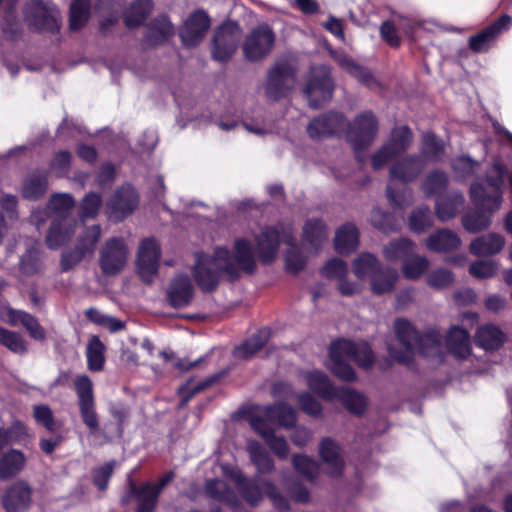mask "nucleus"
Returning <instances> with one entry per match:
<instances>
[{"label":"nucleus","mask_w":512,"mask_h":512,"mask_svg":"<svg viewBox=\"0 0 512 512\" xmlns=\"http://www.w3.org/2000/svg\"><path fill=\"white\" fill-rule=\"evenodd\" d=\"M167 297L175 308L187 306L193 298V286L187 275L176 276L169 285Z\"/></svg>","instance_id":"a878e982"},{"label":"nucleus","mask_w":512,"mask_h":512,"mask_svg":"<svg viewBox=\"0 0 512 512\" xmlns=\"http://www.w3.org/2000/svg\"><path fill=\"white\" fill-rule=\"evenodd\" d=\"M161 256L160 246L153 238L145 239L138 249V269L141 277L150 282L158 272Z\"/></svg>","instance_id":"6ab92c4d"},{"label":"nucleus","mask_w":512,"mask_h":512,"mask_svg":"<svg viewBox=\"0 0 512 512\" xmlns=\"http://www.w3.org/2000/svg\"><path fill=\"white\" fill-rule=\"evenodd\" d=\"M425 167V161L417 155H410L397 160L390 167V179L407 183L414 181Z\"/></svg>","instance_id":"4be33fe9"},{"label":"nucleus","mask_w":512,"mask_h":512,"mask_svg":"<svg viewBox=\"0 0 512 512\" xmlns=\"http://www.w3.org/2000/svg\"><path fill=\"white\" fill-rule=\"evenodd\" d=\"M448 184V176L445 172L435 170L429 173L422 181V191L427 196L440 193Z\"/></svg>","instance_id":"603ef678"},{"label":"nucleus","mask_w":512,"mask_h":512,"mask_svg":"<svg viewBox=\"0 0 512 512\" xmlns=\"http://www.w3.org/2000/svg\"><path fill=\"white\" fill-rule=\"evenodd\" d=\"M505 341V334L494 324L480 326L475 334V343L486 351L499 349Z\"/></svg>","instance_id":"c85d7f7f"},{"label":"nucleus","mask_w":512,"mask_h":512,"mask_svg":"<svg viewBox=\"0 0 512 512\" xmlns=\"http://www.w3.org/2000/svg\"><path fill=\"white\" fill-rule=\"evenodd\" d=\"M334 58L343 69H345L348 73H350L365 85L372 87V85L375 83L371 73L366 68L356 64L348 56L339 54L335 55Z\"/></svg>","instance_id":"09e8293b"},{"label":"nucleus","mask_w":512,"mask_h":512,"mask_svg":"<svg viewBox=\"0 0 512 512\" xmlns=\"http://www.w3.org/2000/svg\"><path fill=\"white\" fill-rule=\"evenodd\" d=\"M130 491L138 504L137 512H152L156 506L158 495L160 494L152 483H145L137 486L130 484Z\"/></svg>","instance_id":"c9c22d12"},{"label":"nucleus","mask_w":512,"mask_h":512,"mask_svg":"<svg viewBox=\"0 0 512 512\" xmlns=\"http://www.w3.org/2000/svg\"><path fill=\"white\" fill-rule=\"evenodd\" d=\"M151 10L152 2L150 0H136L125 13V25L128 28H134L141 25Z\"/></svg>","instance_id":"a18cd8bd"},{"label":"nucleus","mask_w":512,"mask_h":512,"mask_svg":"<svg viewBox=\"0 0 512 512\" xmlns=\"http://www.w3.org/2000/svg\"><path fill=\"white\" fill-rule=\"evenodd\" d=\"M276 35L268 24L252 29L244 39L242 49L247 60L255 62L266 58L273 50Z\"/></svg>","instance_id":"1a4fd4ad"},{"label":"nucleus","mask_w":512,"mask_h":512,"mask_svg":"<svg viewBox=\"0 0 512 512\" xmlns=\"http://www.w3.org/2000/svg\"><path fill=\"white\" fill-rule=\"evenodd\" d=\"M319 454L326 464L329 475L335 477L342 473L344 461L338 444L330 438L323 439L319 446Z\"/></svg>","instance_id":"bb28decb"},{"label":"nucleus","mask_w":512,"mask_h":512,"mask_svg":"<svg viewBox=\"0 0 512 512\" xmlns=\"http://www.w3.org/2000/svg\"><path fill=\"white\" fill-rule=\"evenodd\" d=\"M89 0H74L70 6V28L78 30L85 25L89 18Z\"/></svg>","instance_id":"5fc2aeb1"},{"label":"nucleus","mask_w":512,"mask_h":512,"mask_svg":"<svg viewBox=\"0 0 512 512\" xmlns=\"http://www.w3.org/2000/svg\"><path fill=\"white\" fill-rule=\"evenodd\" d=\"M105 346L98 336H92L86 349L87 364L91 371H100L103 368Z\"/></svg>","instance_id":"de8ad7c7"},{"label":"nucleus","mask_w":512,"mask_h":512,"mask_svg":"<svg viewBox=\"0 0 512 512\" xmlns=\"http://www.w3.org/2000/svg\"><path fill=\"white\" fill-rule=\"evenodd\" d=\"M486 182L487 187L477 182L470 187V198L474 205L482 211L471 212L463 217L462 224L471 233L488 228L491 224V214L501 207L504 184L503 166L495 163L487 172Z\"/></svg>","instance_id":"7ed1b4c3"},{"label":"nucleus","mask_w":512,"mask_h":512,"mask_svg":"<svg viewBox=\"0 0 512 512\" xmlns=\"http://www.w3.org/2000/svg\"><path fill=\"white\" fill-rule=\"evenodd\" d=\"M463 203L464 197L460 193H455L448 198H440L435 205L436 216L441 221H447L457 214Z\"/></svg>","instance_id":"79ce46f5"},{"label":"nucleus","mask_w":512,"mask_h":512,"mask_svg":"<svg viewBox=\"0 0 512 512\" xmlns=\"http://www.w3.org/2000/svg\"><path fill=\"white\" fill-rule=\"evenodd\" d=\"M371 224L384 232L396 231L400 227V221L396 220L391 214L383 212L379 208H375L370 216Z\"/></svg>","instance_id":"4d7b16f0"},{"label":"nucleus","mask_w":512,"mask_h":512,"mask_svg":"<svg viewBox=\"0 0 512 512\" xmlns=\"http://www.w3.org/2000/svg\"><path fill=\"white\" fill-rule=\"evenodd\" d=\"M76 221L72 218L53 219L46 244L51 249H57L67 243L75 233Z\"/></svg>","instance_id":"393cba45"},{"label":"nucleus","mask_w":512,"mask_h":512,"mask_svg":"<svg viewBox=\"0 0 512 512\" xmlns=\"http://www.w3.org/2000/svg\"><path fill=\"white\" fill-rule=\"evenodd\" d=\"M292 464L294 469L304 476L305 478L312 480L318 471L317 463L310 457L305 455H295L292 458Z\"/></svg>","instance_id":"052dcab7"},{"label":"nucleus","mask_w":512,"mask_h":512,"mask_svg":"<svg viewBox=\"0 0 512 512\" xmlns=\"http://www.w3.org/2000/svg\"><path fill=\"white\" fill-rule=\"evenodd\" d=\"M74 206V199L69 194H56L51 197L48 210L55 215L54 219L69 218L67 215Z\"/></svg>","instance_id":"864d4df0"},{"label":"nucleus","mask_w":512,"mask_h":512,"mask_svg":"<svg viewBox=\"0 0 512 512\" xmlns=\"http://www.w3.org/2000/svg\"><path fill=\"white\" fill-rule=\"evenodd\" d=\"M413 142V133L407 126H399L391 131L387 142L371 157L373 169L378 170L392 159L404 153Z\"/></svg>","instance_id":"6e6552de"},{"label":"nucleus","mask_w":512,"mask_h":512,"mask_svg":"<svg viewBox=\"0 0 512 512\" xmlns=\"http://www.w3.org/2000/svg\"><path fill=\"white\" fill-rule=\"evenodd\" d=\"M498 270V264L493 260H477L470 265V274L479 279L492 277Z\"/></svg>","instance_id":"338daca9"},{"label":"nucleus","mask_w":512,"mask_h":512,"mask_svg":"<svg viewBox=\"0 0 512 512\" xmlns=\"http://www.w3.org/2000/svg\"><path fill=\"white\" fill-rule=\"evenodd\" d=\"M102 204V199L100 195L96 193H89L87 194L84 199L82 200L81 206H80V218L82 220L88 219V218H95L99 212V209Z\"/></svg>","instance_id":"e2e57ef3"},{"label":"nucleus","mask_w":512,"mask_h":512,"mask_svg":"<svg viewBox=\"0 0 512 512\" xmlns=\"http://www.w3.org/2000/svg\"><path fill=\"white\" fill-rule=\"evenodd\" d=\"M433 218L430 209L426 206L413 210L409 217V227L415 233H421L432 226Z\"/></svg>","instance_id":"6e6d98bb"},{"label":"nucleus","mask_w":512,"mask_h":512,"mask_svg":"<svg viewBox=\"0 0 512 512\" xmlns=\"http://www.w3.org/2000/svg\"><path fill=\"white\" fill-rule=\"evenodd\" d=\"M268 338V330L262 329L258 331L255 335L234 349V356L239 359H244L254 355L265 345Z\"/></svg>","instance_id":"37998d69"},{"label":"nucleus","mask_w":512,"mask_h":512,"mask_svg":"<svg viewBox=\"0 0 512 512\" xmlns=\"http://www.w3.org/2000/svg\"><path fill=\"white\" fill-rule=\"evenodd\" d=\"M447 348L457 358L464 359L471 353L469 333L458 326L452 327L446 339Z\"/></svg>","instance_id":"2f4dec72"},{"label":"nucleus","mask_w":512,"mask_h":512,"mask_svg":"<svg viewBox=\"0 0 512 512\" xmlns=\"http://www.w3.org/2000/svg\"><path fill=\"white\" fill-rule=\"evenodd\" d=\"M26 15L30 23L39 30L59 29V11L55 5H46L41 0H31L27 4Z\"/></svg>","instance_id":"f3484780"},{"label":"nucleus","mask_w":512,"mask_h":512,"mask_svg":"<svg viewBox=\"0 0 512 512\" xmlns=\"http://www.w3.org/2000/svg\"><path fill=\"white\" fill-rule=\"evenodd\" d=\"M334 400H338L350 413L356 415L362 414L367 406L364 394L349 387L337 388Z\"/></svg>","instance_id":"4c0bfd02"},{"label":"nucleus","mask_w":512,"mask_h":512,"mask_svg":"<svg viewBox=\"0 0 512 512\" xmlns=\"http://www.w3.org/2000/svg\"><path fill=\"white\" fill-rule=\"evenodd\" d=\"M101 238V227L92 225L85 227L79 234L74 249L65 251L61 256V269L68 271L80 263L85 257L94 254L96 245Z\"/></svg>","instance_id":"9d476101"},{"label":"nucleus","mask_w":512,"mask_h":512,"mask_svg":"<svg viewBox=\"0 0 512 512\" xmlns=\"http://www.w3.org/2000/svg\"><path fill=\"white\" fill-rule=\"evenodd\" d=\"M0 344L14 353L24 354L27 351L23 338L16 332L0 327Z\"/></svg>","instance_id":"13d9d810"},{"label":"nucleus","mask_w":512,"mask_h":512,"mask_svg":"<svg viewBox=\"0 0 512 512\" xmlns=\"http://www.w3.org/2000/svg\"><path fill=\"white\" fill-rule=\"evenodd\" d=\"M31 503V489L22 481L14 483L3 497V506L7 512H23Z\"/></svg>","instance_id":"5701e85b"},{"label":"nucleus","mask_w":512,"mask_h":512,"mask_svg":"<svg viewBox=\"0 0 512 512\" xmlns=\"http://www.w3.org/2000/svg\"><path fill=\"white\" fill-rule=\"evenodd\" d=\"M454 281L452 272L447 269H436L428 274L426 282L428 286L434 289H444L449 287Z\"/></svg>","instance_id":"69168bd1"},{"label":"nucleus","mask_w":512,"mask_h":512,"mask_svg":"<svg viewBox=\"0 0 512 512\" xmlns=\"http://www.w3.org/2000/svg\"><path fill=\"white\" fill-rule=\"evenodd\" d=\"M394 330L404 350L397 351L391 346H388V350L390 356L399 363L409 364L416 352L430 357L440 351L441 342L438 333L432 332L420 336L414 326L405 319H397Z\"/></svg>","instance_id":"0eeeda50"},{"label":"nucleus","mask_w":512,"mask_h":512,"mask_svg":"<svg viewBox=\"0 0 512 512\" xmlns=\"http://www.w3.org/2000/svg\"><path fill=\"white\" fill-rule=\"evenodd\" d=\"M335 249L344 254L354 251L359 244V232L353 224L341 226L335 233Z\"/></svg>","instance_id":"ea45409f"},{"label":"nucleus","mask_w":512,"mask_h":512,"mask_svg":"<svg viewBox=\"0 0 512 512\" xmlns=\"http://www.w3.org/2000/svg\"><path fill=\"white\" fill-rule=\"evenodd\" d=\"M429 265L426 257L411 254L402 263V274L408 280H417L427 271Z\"/></svg>","instance_id":"c03bdc74"},{"label":"nucleus","mask_w":512,"mask_h":512,"mask_svg":"<svg viewBox=\"0 0 512 512\" xmlns=\"http://www.w3.org/2000/svg\"><path fill=\"white\" fill-rule=\"evenodd\" d=\"M398 279L399 275L395 269L381 267L370 279V289L378 296L391 293Z\"/></svg>","instance_id":"72a5a7b5"},{"label":"nucleus","mask_w":512,"mask_h":512,"mask_svg":"<svg viewBox=\"0 0 512 512\" xmlns=\"http://www.w3.org/2000/svg\"><path fill=\"white\" fill-rule=\"evenodd\" d=\"M240 37L241 29L237 23L228 21L221 25L213 39V59L227 61L235 53Z\"/></svg>","instance_id":"dca6fc26"},{"label":"nucleus","mask_w":512,"mask_h":512,"mask_svg":"<svg viewBox=\"0 0 512 512\" xmlns=\"http://www.w3.org/2000/svg\"><path fill=\"white\" fill-rule=\"evenodd\" d=\"M426 245L431 251L443 253L457 249L461 245V240L453 231L440 229L427 238Z\"/></svg>","instance_id":"c756f323"},{"label":"nucleus","mask_w":512,"mask_h":512,"mask_svg":"<svg viewBox=\"0 0 512 512\" xmlns=\"http://www.w3.org/2000/svg\"><path fill=\"white\" fill-rule=\"evenodd\" d=\"M174 33L173 26L166 16L155 19L149 28L147 42L155 45Z\"/></svg>","instance_id":"8fccbe9b"},{"label":"nucleus","mask_w":512,"mask_h":512,"mask_svg":"<svg viewBox=\"0 0 512 512\" xmlns=\"http://www.w3.org/2000/svg\"><path fill=\"white\" fill-rule=\"evenodd\" d=\"M505 245L504 238L496 233H489L476 238L470 244V252L476 256L497 254Z\"/></svg>","instance_id":"473e14b6"},{"label":"nucleus","mask_w":512,"mask_h":512,"mask_svg":"<svg viewBox=\"0 0 512 512\" xmlns=\"http://www.w3.org/2000/svg\"><path fill=\"white\" fill-rule=\"evenodd\" d=\"M479 165V162L472 160L468 156H460L453 160L452 169L458 178L465 179L476 172Z\"/></svg>","instance_id":"680f3d73"},{"label":"nucleus","mask_w":512,"mask_h":512,"mask_svg":"<svg viewBox=\"0 0 512 512\" xmlns=\"http://www.w3.org/2000/svg\"><path fill=\"white\" fill-rule=\"evenodd\" d=\"M512 18L505 14L488 27L469 38V48L476 53H485L493 46L498 36L510 29Z\"/></svg>","instance_id":"a211bd4d"},{"label":"nucleus","mask_w":512,"mask_h":512,"mask_svg":"<svg viewBox=\"0 0 512 512\" xmlns=\"http://www.w3.org/2000/svg\"><path fill=\"white\" fill-rule=\"evenodd\" d=\"M353 360L359 367L369 368L374 362V355L364 341L339 339L329 348V370L343 381H353L356 374L348 361Z\"/></svg>","instance_id":"423d86ee"},{"label":"nucleus","mask_w":512,"mask_h":512,"mask_svg":"<svg viewBox=\"0 0 512 512\" xmlns=\"http://www.w3.org/2000/svg\"><path fill=\"white\" fill-rule=\"evenodd\" d=\"M26 457L17 449H10L0 457V479H9L25 467Z\"/></svg>","instance_id":"e433bc0d"},{"label":"nucleus","mask_w":512,"mask_h":512,"mask_svg":"<svg viewBox=\"0 0 512 512\" xmlns=\"http://www.w3.org/2000/svg\"><path fill=\"white\" fill-rule=\"evenodd\" d=\"M206 492L213 498L227 502L229 504L233 503L234 493L231 491L226 483L222 480H209L206 483Z\"/></svg>","instance_id":"bf43d9fd"},{"label":"nucleus","mask_w":512,"mask_h":512,"mask_svg":"<svg viewBox=\"0 0 512 512\" xmlns=\"http://www.w3.org/2000/svg\"><path fill=\"white\" fill-rule=\"evenodd\" d=\"M74 387L78 398L81 418L84 424L91 430L99 428V420L96 412V404L93 393V384L86 375H78L74 380Z\"/></svg>","instance_id":"2eb2a0df"},{"label":"nucleus","mask_w":512,"mask_h":512,"mask_svg":"<svg viewBox=\"0 0 512 512\" xmlns=\"http://www.w3.org/2000/svg\"><path fill=\"white\" fill-rule=\"evenodd\" d=\"M327 239V228L321 220L313 219L306 222L303 228V245H309L311 252L316 253Z\"/></svg>","instance_id":"f704fd0d"},{"label":"nucleus","mask_w":512,"mask_h":512,"mask_svg":"<svg viewBox=\"0 0 512 512\" xmlns=\"http://www.w3.org/2000/svg\"><path fill=\"white\" fill-rule=\"evenodd\" d=\"M414 246V243L407 238L394 240L383 248V255L389 261L406 259L413 253Z\"/></svg>","instance_id":"49530a36"},{"label":"nucleus","mask_w":512,"mask_h":512,"mask_svg":"<svg viewBox=\"0 0 512 512\" xmlns=\"http://www.w3.org/2000/svg\"><path fill=\"white\" fill-rule=\"evenodd\" d=\"M2 318L11 325L21 323L35 340L42 341L46 337L45 331L37 319L24 311L9 308L6 310V316Z\"/></svg>","instance_id":"cd10ccee"},{"label":"nucleus","mask_w":512,"mask_h":512,"mask_svg":"<svg viewBox=\"0 0 512 512\" xmlns=\"http://www.w3.org/2000/svg\"><path fill=\"white\" fill-rule=\"evenodd\" d=\"M380 268L378 259L368 252L359 254L352 262V271L359 280H370Z\"/></svg>","instance_id":"a19ab883"},{"label":"nucleus","mask_w":512,"mask_h":512,"mask_svg":"<svg viewBox=\"0 0 512 512\" xmlns=\"http://www.w3.org/2000/svg\"><path fill=\"white\" fill-rule=\"evenodd\" d=\"M20 269L26 275H33L41 269L40 253L36 248L26 251L20 261Z\"/></svg>","instance_id":"0e129e2a"},{"label":"nucleus","mask_w":512,"mask_h":512,"mask_svg":"<svg viewBox=\"0 0 512 512\" xmlns=\"http://www.w3.org/2000/svg\"><path fill=\"white\" fill-rule=\"evenodd\" d=\"M295 70L286 63H276L268 72L265 93L269 99L278 100L285 97L295 86Z\"/></svg>","instance_id":"4468645a"},{"label":"nucleus","mask_w":512,"mask_h":512,"mask_svg":"<svg viewBox=\"0 0 512 512\" xmlns=\"http://www.w3.org/2000/svg\"><path fill=\"white\" fill-rule=\"evenodd\" d=\"M344 131L347 141L355 152H358L374 141L378 131V122L371 112H363L355 118L353 123H346Z\"/></svg>","instance_id":"f8f14e48"},{"label":"nucleus","mask_w":512,"mask_h":512,"mask_svg":"<svg viewBox=\"0 0 512 512\" xmlns=\"http://www.w3.org/2000/svg\"><path fill=\"white\" fill-rule=\"evenodd\" d=\"M386 193L390 204L395 208L404 209L411 205L413 200L412 191L409 188H404L400 192H395L391 183L388 184Z\"/></svg>","instance_id":"774afa93"},{"label":"nucleus","mask_w":512,"mask_h":512,"mask_svg":"<svg viewBox=\"0 0 512 512\" xmlns=\"http://www.w3.org/2000/svg\"><path fill=\"white\" fill-rule=\"evenodd\" d=\"M346 119L341 113L329 112L313 119L307 126V133L312 139L338 134L344 131Z\"/></svg>","instance_id":"412c9836"},{"label":"nucleus","mask_w":512,"mask_h":512,"mask_svg":"<svg viewBox=\"0 0 512 512\" xmlns=\"http://www.w3.org/2000/svg\"><path fill=\"white\" fill-rule=\"evenodd\" d=\"M294 234L292 228L286 225L277 227H268L261 231L256 237L257 252L263 263L274 261L278 253L280 243L288 246L284 253L286 269L289 272L297 273L301 271L307 262V255L304 254V246H297L294 243Z\"/></svg>","instance_id":"39448f33"},{"label":"nucleus","mask_w":512,"mask_h":512,"mask_svg":"<svg viewBox=\"0 0 512 512\" xmlns=\"http://www.w3.org/2000/svg\"><path fill=\"white\" fill-rule=\"evenodd\" d=\"M296 412L288 404L278 402L274 405L264 406L258 413L249 419L252 429L259 434L280 459H286L289 454V445L283 436L275 435L272 425L290 429L296 424Z\"/></svg>","instance_id":"20e7f679"},{"label":"nucleus","mask_w":512,"mask_h":512,"mask_svg":"<svg viewBox=\"0 0 512 512\" xmlns=\"http://www.w3.org/2000/svg\"><path fill=\"white\" fill-rule=\"evenodd\" d=\"M138 194L129 185L123 186L116 191L108 203V208L116 218H122L130 214L138 205Z\"/></svg>","instance_id":"b1692460"},{"label":"nucleus","mask_w":512,"mask_h":512,"mask_svg":"<svg viewBox=\"0 0 512 512\" xmlns=\"http://www.w3.org/2000/svg\"><path fill=\"white\" fill-rule=\"evenodd\" d=\"M129 249L121 237L107 239L99 251V266L104 275L119 274L127 264Z\"/></svg>","instance_id":"9b49d317"},{"label":"nucleus","mask_w":512,"mask_h":512,"mask_svg":"<svg viewBox=\"0 0 512 512\" xmlns=\"http://www.w3.org/2000/svg\"><path fill=\"white\" fill-rule=\"evenodd\" d=\"M210 28V18L204 10H196L185 21L180 36L186 46H195L202 41Z\"/></svg>","instance_id":"aec40b11"},{"label":"nucleus","mask_w":512,"mask_h":512,"mask_svg":"<svg viewBox=\"0 0 512 512\" xmlns=\"http://www.w3.org/2000/svg\"><path fill=\"white\" fill-rule=\"evenodd\" d=\"M333 89L330 67L327 65L312 67L310 78L304 90L309 105L317 108L329 101L332 98Z\"/></svg>","instance_id":"ddd939ff"},{"label":"nucleus","mask_w":512,"mask_h":512,"mask_svg":"<svg viewBox=\"0 0 512 512\" xmlns=\"http://www.w3.org/2000/svg\"><path fill=\"white\" fill-rule=\"evenodd\" d=\"M308 387L327 401H333L336 395L337 387H335L328 376L318 370L310 371L305 374Z\"/></svg>","instance_id":"7c9ffc66"},{"label":"nucleus","mask_w":512,"mask_h":512,"mask_svg":"<svg viewBox=\"0 0 512 512\" xmlns=\"http://www.w3.org/2000/svg\"><path fill=\"white\" fill-rule=\"evenodd\" d=\"M47 190L46 175L35 173L31 174L23 184V196L29 200H36Z\"/></svg>","instance_id":"3c124183"},{"label":"nucleus","mask_w":512,"mask_h":512,"mask_svg":"<svg viewBox=\"0 0 512 512\" xmlns=\"http://www.w3.org/2000/svg\"><path fill=\"white\" fill-rule=\"evenodd\" d=\"M445 156V143L434 133L427 131L422 135L421 156L425 161L439 162Z\"/></svg>","instance_id":"58836bf2"},{"label":"nucleus","mask_w":512,"mask_h":512,"mask_svg":"<svg viewBox=\"0 0 512 512\" xmlns=\"http://www.w3.org/2000/svg\"><path fill=\"white\" fill-rule=\"evenodd\" d=\"M256 267V257L251 244L244 238L235 240L231 254L224 247L215 248L212 255L196 254L194 277L204 291L214 290L223 277L236 279L242 272L252 273Z\"/></svg>","instance_id":"f257e3e1"},{"label":"nucleus","mask_w":512,"mask_h":512,"mask_svg":"<svg viewBox=\"0 0 512 512\" xmlns=\"http://www.w3.org/2000/svg\"><path fill=\"white\" fill-rule=\"evenodd\" d=\"M246 449L257 470L255 482L248 481L238 469L227 465L222 466L223 474L236 483L249 504L256 505L262 499V492L265 491L275 508L281 511L287 510V500L276 491V487L271 481L262 479L263 474L274 469V462L266 449L258 441L252 439L247 441Z\"/></svg>","instance_id":"f03ea898"}]
</instances>
